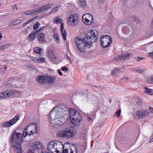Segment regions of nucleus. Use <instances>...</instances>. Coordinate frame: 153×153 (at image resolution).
I'll use <instances>...</instances> for the list:
<instances>
[{
  "mask_svg": "<svg viewBox=\"0 0 153 153\" xmlns=\"http://www.w3.org/2000/svg\"><path fill=\"white\" fill-rule=\"evenodd\" d=\"M37 125L33 123L30 124L24 130L23 135L20 133H14L11 136L10 142L15 153H22V144L23 142V137H25L29 135L30 136L34 134L37 133Z\"/></svg>",
  "mask_w": 153,
  "mask_h": 153,
  "instance_id": "f257e3e1",
  "label": "nucleus"
},
{
  "mask_svg": "<svg viewBox=\"0 0 153 153\" xmlns=\"http://www.w3.org/2000/svg\"><path fill=\"white\" fill-rule=\"evenodd\" d=\"M98 35L97 30H90L86 33V38H76L75 41L79 50L81 52H89L88 49L91 47L93 43L97 41Z\"/></svg>",
  "mask_w": 153,
  "mask_h": 153,
  "instance_id": "f03ea898",
  "label": "nucleus"
},
{
  "mask_svg": "<svg viewBox=\"0 0 153 153\" xmlns=\"http://www.w3.org/2000/svg\"><path fill=\"white\" fill-rule=\"evenodd\" d=\"M71 122L72 126H79L81 121L82 117L80 114L76 112L75 109L70 108L69 111Z\"/></svg>",
  "mask_w": 153,
  "mask_h": 153,
  "instance_id": "7ed1b4c3",
  "label": "nucleus"
},
{
  "mask_svg": "<svg viewBox=\"0 0 153 153\" xmlns=\"http://www.w3.org/2000/svg\"><path fill=\"white\" fill-rule=\"evenodd\" d=\"M21 93L14 89H10L0 93V98L4 99L11 97L13 98H17L20 96Z\"/></svg>",
  "mask_w": 153,
  "mask_h": 153,
  "instance_id": "20e7f679",
  "label": "nucleus"
},
{
  "mask_svg": "<svg viewBox=\"0 0 153 153\" xmlns=\"http://www.w3.org/2000/svg\"><path fill=\"white\" fill-rule=\"evenodd\" d=\"M79 16L76 13L70 15L67 19L68 24L72 26L77 25L79 22Z\"/></svg>",
  "mask_w": 153,
  "mask_h": 153,
  "instance_id": "39448f33",
  "label": "nucleus"
},
{
  "mask_svg": "<svg viewBox=\"0 0 153 153\" xmlns=\"http://www.w3.org/2000/svg\"><path fill=\"white\" fill-rule=\"evenodd\" d=\"M75 134L73 130L68 129L59 132L57 134L56 136L59 137L68 138L73 137Z\"/></svg>",
  "mask_w": 153,
  "mask_h": 153,
  "instance_id": "423d86ee",
  "label": "nucleus"
},
{
  "mask_svg": "<svg viewBox=\"0 0 153 153\" xmlns=\"http://www.w3.org/2000/svg\"><path fill=\"white\" fill-rule=\"evenodd\" d=\"M112 39L109 36L106 35L101 36L100 43L102 48L108 47L111 44Z\"/></svg>",
  "mask_w": 153,
  "mask_h": 153,
  "instance_id": "0eeeda50",
  "label": "nucleus"
},
{
  "mask_svg": "<svg viewBox=\"0 0 153 153\" xmlns=\"http://www.w3.org/2000/svg\"><path fill=\"white\" fill-rule=\"evenodd\" d=\"M82 19L84 23L88 25H91L94 21L93 16L88 13H86L83 15L82 17Z\"/></svg>",
  "mask_w": 153,
  "mask_h": 153,
  "instance_id": "6e6552de",
  "label": "nucleus"
},
{
  "mask_svg": "<svg viewBox=\"0 0 153 153\" xmlns=\"http://www.w3.org/2000/svg\"><path fill=\"white\" fill-rule=\"evenodd\" d=\"M19 119V116L16 115L9 121L4 123L2 124V126L4 127H8L15 124Z\"/></svg>",
  "mask_w": 153,
  "mask_h": 153,
  "instance_id": "1a4fd4ad",
  "label": "nucleus"
},
{
  "mask_svg": "<svg viewBox=\"0 0 153 153\" xmlns=\"http://www.w3.org/2000/svg\"><path fill=\"white\" fill-rule=\"evenodd\" d=\"M56 114V116L58 119H60L65 116L68 113V111L64 110L63 108L58 107L55 108Z\"/></svg>",
  "mask_w": 153,
  "mask_h": 153,
  "instance_id": "9d476101",
  "label": "nucleus"
},
{
  "mask_svg": "<svg viewBox=\"0 0 153 153\" xmlns=\"http://www.w3.org/2000/svg\"><path fill=\"white\" fill-rule=\"evenodd\" d=\"M149 114V112L147 111L139 110L137 111L136 116L138 119H141L147 116Z\"/></svg>",
  "mask_w": 153,
  "mask_h": 153,
  "instance_id": "9b49d317",
  "label": "nucleus"
},
{
  "mask_svg": "<svg viewBox=\"0 0 153 153\" xmlns=\"http://www.w3.org/2000/svg\"><path fill=\"white\" fill-rule=\"evenodd\" d=\"M55 108H53L51 111L49 113V120L50 121L53 120V121L56 122V120L58 119L56 116V114Z\"/></svg>",
  "mask_w": 153,
  "mask_h": 153,
  "instance_id": "f8f14e48",
  "label": "nucleus"
},
{
  "mask_svg": "<svg viewBox=\"0 0 153 153\" xmlns=\"http://www.w3.org/2000/svg\"><path fill=\"white\" fill-rule=\"evenodd\" d=\"M55 148V153H59V149L63 148V146L62 143L59 141H54Z\"/></svg>",
  "mask_w": 153,
  "mask_h": 153,
  "instance_id": "ddd939ff",
  "label": "nucleus"
},
{
  "mask_svg": "<svg viewBox=\"0 0 153 153\" xmlns=\"http://www.w3.org/2000/svg\"><path fill=\"white\" fill-rule=\"evenodd\" d=\"M46 76L43 75H39L36 78V81L40 83L45 84L47 83Z\"/></svg>",
  "mask_w": 153,
  "mask_h": 153,
  "instance_id": "4468645a",
  "label": "nucleus"
},
{
  "mask_svg": "<svg viewBox=\"0 0 153 153\" xmlns=\"http://www.w3.org/2000/svg\"><path fill=\"white\" fill-rule=\"evenodd\" d=\"M47 149L48 152L50 153H55L54 141H52L48 143Z\"/></svg>",
  "mask_w": 153,
  "mask_h": 153,
  "instance_id": "2eb2a0df",
  "label": "nucleus"
},
{
  "mask_svg": "<svg viewBox=\"0 0 153 153\" xmlns=\"http://www.w3.org/2000/svg\"><path fill=\"white\" fill-rule=\"evenodd\" d=\"M48 56L51 61L55 62L56 60V56H55L53 51L51 50H50L48 51Z\"/></svg>",
  "mask_w": 153,
  "mask_h": 153,
  "instance_id": "dca6fc26",
  "label": "nucleus"
},
{
  "mask_svg": "<svg viewBox=\"0 0 153 153\" xmlns=\"http://www.w3.org/2000/svg\"><path fill=\"white\" fill-rule=\"evenodd\" d=\"M37 38L40 44H42L45 41V35L43 33L41 32L38 34Z\"/></svg>",
  "mask_w": 153,
  "mask_h": 153,
  "instance_id": "f3484780",
  "label": "nucleus"
},
{
  "mask_svg": "<svg viewBox=\"0 0 153 153\" xmlns=\"http://www.w3.org/2000/svg\"><path fill=\"white\" fill-rule=\"evenodd\" d=\"M24 13L26 15H32L37 14L38 13V12L37 8H36L32 10L25 12Z\"/></svg>",
  "mask_w": 153,
  "mask_h": 153,
  "instance_id": "a211bd4d",
  "label": "nucleus"
},
{
  "mask_svg": "<svg viewBox=\"0 0 153 153\" xmlns=\"http://www.w3.org/2000/svg\"><path fill=\"white\" fill-rule=\"evenodd\" d=\"M46 82L48 83H53L55 82L56 79L55 77L49 75H47L46 76Z\"/></svg>",
  "mask_w": 153,
  "mask_h": 153,
  "instance_id": "6ab92c4d",
  "label": "nucleus"
},
{
  "mask_svg": "<svg viewBox=\"0 0 153 153\" xmlns=\"http://www.w3.org/2000/svg\"><path fill=\"white\" fill-rule=\"evenodd\" d=\"M51 6V4H48L42 7L37 8L38 13L39 12L49 9Z\"/></svg>",
  "mask_w": 153,
  "mask_h": 153,
  "instance_id": "aec40b11",
  "label": "nucleus"
},
{
  "mask_svg": "<svg viewBox=\"0 0 153 153\" xmlns=\"http://www.w3.org/2000/svg\"><path fill=\"white\" fill-rule=\"evenodd\" d=\"M130 56H131L132 55L130 54L129 53H127L124 54H122L120 56V58L121 59V60H125L128 59Z\"/></svg>",
  "mask_w": 153,
  "mask_h": 153,
  "instance_id": "412c9836",
  "label": "nucleus"
},
{
  "mask_svg": "<svg viewBox=\"0 0 153 153\" xmlns=\"http://www.w3.org/2000/svg\"><path fill=\"white\" fill-rule=\"evenodd\" d=\"M36 34L34 32L33 33L30 34L28 36V39L30 41H33L36 37Z\"/></svg>",
  "mask_w": 153,
  "mask_h": 153,
  "instance_id": "4be33fe9",
  "label": "nucleus"
},
{
  "mask_svg": "<svg viewBox=\"0 0 153 153\" xmlns=\"http://www.w3.org/2000/svg\"><path fill=\"white\" fill-rule=\"evenodd\" d=\"M43 50L40 48L36 47L33 48L34 52L37 54H39L40 56L41 55V52Z\"/></svg>",
  "mask_w": 153,
  "mask_h": 153,
  "instance_id": "5701e85b",
  "label": "nucleus"
},
{
  "mask_svg": "<svg viewBox=\"0 0 153 153\" xmlns=\"http://www.w3.org/2000/svg\"><path fill=\"white\" fill-rule=\"evenodd\" d=\"M22 22V20L21 19L17 20L14 22H13L11 23L10 25H9L8 27H10L11 26L15 25H17L19 24H20Z\"/></svg>",
  "mask_w": 153,
  "mask_h": 153,
  "instance_id": "b1692460",
  "label": "nucleus"
},
{
  "mask_svg": "<svg viewBox=\"0 0 153 153\" xmlns=\"http://www.w3.org/2000/svg\"><path fill=\"white\" fill-rule=\"evenodd\" d=\"M62 153H77L76 151H74L72 150L71 149H64L62 150Z\"/></svg>",
  "mask_w": 153,
  "mask_h": 153,
  "instance_id": "393cba45",
  "label": "nucleus"
},
{
  "mask_svg": "<svg viewBox=\"0 0 153 153\" xmlns=\"http://www.w3.org/2000/svg\"><path fill=\"white\" fill-rule=\"evenodd\" d=\"M146 80L148 84H153V75L150 76L148 77Z\"/></svg>",
  "mask_w": 153,
  "mask_h": 153,
  "instance_id": "a878e982",
  "label": "nucleus"
},
{
  "mask_svg": "<svg viewBox=\"0 0 153 153\" xmlns=\"http://www.w3.org/2000/svg\"><path fill=\"white\" fill-rule=\"evenodd\" d=\"M53 38L54 39L56 42L57 43H59V37L57 33H54L53 35Z\"/></svg>",
  "mask_w": 153,
  "mask_h": 153,
  "instance_id": "bb28decb",
  "label": "nucleus"
},
{
  "mask_svg": "<svg viewBox=\"0 0 153 153\" xmlns=\"http://www.w3.org/2000/svg\"><path fill=\"white\" fill-rule=\"evenodd\" d=\"M145 92L148 94L151 95H153V89H148L147 87H145Z\"/></svg>",
  "mask_w": 153,
  "mask_h": 153,
  "instance_id": "cd10ccee",
  "label": "nucleus"
},
{
  "mask_svg": "<svg viewBox=\"0 0 153 153\" xmlns=\"http://www.w3.org/2000/svg\"><path fill=\"white\" fill-rule=\"evenodd\" d=\"M28 56L30 59L33 62H36L39 63L38 57H34L33 56Z\"/></svg>",
  "mask_w": 153,
  "mask_h": 153,
  "instance_id": "c85d7f7f",
  "label": "nucleus"
},
{
  "mask_svg": "<svg viewBox=\"0 0 153 153\" xmlns=\"http://www.w3.org/2000/svg\"><path fill=\"white\" fill-rule=\"evenodd\" d=\"M61 34L62 36V37L64 40H66V37L67 35V33L66 32V30L65 29L64 30L61 31Z\"/></svg>",
  "mask_w": 153,
  "mask_h": 153,
  "instance_id": "c756f323",
  "label": "nucleus"
},
{
  "mask_svg": "<svg viewBox=\"0 0 153 153\" xmlns=\"http://www.w3.org/2000/svg\"><path fill=\"white\" fill-rule=\"evenodd\" d=\"M79 3L80 5L83 7L86 6V1L85 0H80Z\"/></svg>",
  "mask_w": 153,
  "mask_h": 153,
  "instance_id": "7c9ffc66",
  "label": "nucleus"
},
{
  "mask_svg": "<svg viewBox=\"0 0 153 153\" xmlns=\"http://www.w3.org/2000/svg\"><path fill=\"white\" fill-rule=\"evenodd\" d=\"M11 45L10 44H6L1 46L0 47V50H3L8 48Z\"/></svg>",
  "mask_w": 153,
  "mask_h": 153,
  "instance_id": "2f4dec72",
  "label": "nucleus"
},
{
  "mask_svg": "<svg viewBox=\"0 0 153 153\" xmlns=\"http://www.w3.org/2000/svg\"><path fill=\"white\" fill-rule=\"evenodd\" d=\"M62 19H59L58 17H55L53 20V22L56 23H60L62 22Z\"/></svg>",
  "mask_w": 153,
  "mask_h": 153,
  "instance_id": "473e14b6",
  "label": "nucleus"
},
{
  "mask_svg": "<svg viewBox=\"0 0 153 153\" xmlns=\"http://www.w3.org/2000/svg\"><path fill=\"white\" fill-rule=\"evenodd\" d=\"M36 17H34L32 19L29 20L28 21H27L25 23H24L23 25V27H24L27 25L28 24H29L30 22H32L33 20L36 19Z\"/></svg>",
  "mask_w": 153,
  "mask_h": 153,
  "instance_id": "72a5a7b5",
  "label": "nucleus"
},
{
  "mask_svg": "<svg viewBox=\"0 0 153 153\" xmlns=\"http://www.w3.org/2000/svg\"><path fill=\"white\" fill-rule=\"evenodd\" d=\"M40 24L39 22H37L33 26V29L35 30H37Z\"/></svg>",
  "mask_w": 153,
  "mask_h": 153,
  "instance_id": "f704fd0d",
  "label": "nucleus"
},
{
  "mask_svg": "<svg viewBox=\"0 0 153 153\" xmlns=\"http://www.w3.org/2000/svg\"><path fill=\"white\" fill-rule=\"evenodd\" d=\"M38 60H39V63H40L41 62L43 63V62H46V59L44 57H42L41 58L40 57H38Z\"/></svg>",
  "mask_w": 153,
  "mask_h": 153,
  "instance_id": "c9c22d12",
  "label": "nucleus"
},
{
  "mask_svg": "<svg viewBox=\"0 0 153 153\" xmlns=\"http://www.w3.org/2000/svg\"><path fill=\"white\" fill-rule=\"evenodd\" d=\"M59 6H56L54 7L53 9H52L51 12L50 13H54L55 12L59 9Z\"/></svg>",
  "mask_w": 153,
  "mask_h": 153,
  "instance_id": "e433bc0d",
  "label": "nucleus"
},
{
  "mask_svg": "<svg viewBox=\"0 0 153 153\" xmlns=\"http://www.w3.org/2000/svg\"><path fill=\"white\" fill-rule=\"evenodd\" d=\"M119 70V69L118 68H115L111 71V74H116L117 72Z\"/></svg>",
  "mask_w": 153,
  "mask_h": 153,
  "instance_id": "4c0bfd02",
  "label": "nucleus"
},
{
  "mask_svg": "<svg viewBox=\"0 0 153 153\" xmlns=\"http://www.w3.org/2000/svg\"><path fill=\"white\" fill-rule=\"evenodd\" d=\"M121 112V111L120 109H119L118 111H116L115 113V114L116 115L117 117L120 116V114Z\"/></svg>",
  "mask_w": 153,
  "mask_h": 153,
  "instance_id": "58836bf2",
  "label": "nucleus"
},
{
  "mask_svg": "<svg viewBox=\"0 0 153 153\" xmlns=\"http://www.w3.org/2000/svg\"><path fill=\"white\" fill-rule=\"evenodd\" d=\"M44 28V27H43L40 28L38 30H37V31H36L35 32V33L37 34V33H39L41 31H42V30H43Z\"/></svg>",
  "mask_w": 153,
  "mask_h": 153,
  "instance_id": "ea45409f",
  "label": "nucleus"
},
{
  "mask_svg": "<svg viewBox=\"0 0 153 153\" xmlns=\"http://www.w3.org/2000/svg\"><path fill=\"white\" fill-rule=\"evenodd\" d=\"M142 103V100L140 99L137 101V104L139 105H141Z\"/></svg>",
  "mask_w": 153,
  "mask_h": 153,
  "instance_id": "a19ab883",
  "label": "nucleus"
},
{
  "mask_svg": "<svg viewBox=\"0 0 153 153\" xmlns=\"http://www.w3.org/2000/svg\"><path fill=\"white\" fill-rule=\"evenodd\" d=\"M64 24L62 23L61 25V31L64 30Z\"/></svg>",
  "mask_w": 153,
  "mask_h": 153,
  "instance_id": "79ce46f5",
  "label": "nucleus"
},
{
  "mask_svg": "<svg viewBox=\"0 0 153 153\" xmlns=\"http://www.w3.org/2000/svg\"><path fill=\"white\" fill-rule=\"evenodd\" d=\"M128 79V78L126 77H123L122 79L121 80L122 81H123V82H124L126 81H127Z\"/></svg>",
  "mask_w": 153,
  "mask_h": 153,
  "instance_id": "37998d69",
  "label": "nucleus"
},
{
  "mask_svg": "<svg viewBox=\"0 0 153 153\" xmlns=\"http://www.w3.org/2000/svg\"><path fill=\"white\" fill-rule=\"evenodd\" d=\"M62 70L63 71H67L68 70V69L66 68L65 67H62L61 68Z\"/></svg>",
  "mask_w": 153,
  "mask_h": 153,
  "instance_id": "c03bdc74",
  "label": "nucleus"
},
{
  "mask_svg": "<svg viewBox=\"0 0 153 153\" xmlns=\"http://www.w3.org/2000/svg\"><path fill=\"white\" fill-rule=\"evenodd\" d=\"M98 3L100 4H102L104 3L105 0H97Z\"/></svg>",
  "mask_w": 153,
  "mask_h": 153,
  "instance_id": "a18cd8bd",
  "label": "nucleus"
},
{
  "mask_svg": "<svg viewBox=\"0 0 153 153\" xmlns=\"http://www.w3.org/2000/svg\"><path fill=\"white\" fill-rule=\"evenodd\" d=\"M120 56L117 57H115L114 58V59L116 61H118L119 60H120L121 59H120Z\"/></svg>",
  "mask_w": 153,
  "mask_h": 153,
  "instance_id": "49530a36",
  "label": "nucleus"
},
{
  "mask_svg": "<svg viewBox=\"0 0 153 153\" xmlns=\"http://www.w3.org/2000/svg\"><path fill=\"white\" fill-rule=\"evenodd\" d=\"M150 57L151 58H153V52L150 53L149 54Z\"/></svg>",
  "mask_w": 153,
  "mask_h": 153,
  "instance_id": "de8ad7c7",
  "label": "nucleus"
},
{
  "mask_svg": "<svg viewBox=\"0 0 153 153\" xmlns=\"http://www.w3.org/2000/svg\"><path fill=\"white\" fill-rule=\"evenodd\" d=\"M149 110L151 113H153V108L149 107Z\"/></svg>",
  "mask_w": 153,
  "mask_h": 153,
  "instance_id": "09e8293b",
  "label": "nucleus"
},
{
  "mask_svg": "<svg viewBox=\"0 0 153 153\" xmlns=\"http://www.w3.org/2000/svg\"><path fill=\"white\" fill-rule=\"evenodd\" d=\"M11 85V83H10V82H7L6 85V86H7L10 87Z\"/></svg>",
  "mask_w": 153,
  "mask_h": 153,
  "instance_id": "8fccbe9b",
  "label": "nucleus"
},
{
  "mask_svg": "<svg viewBox=\"0 0 153 153\" xmlns=\"http://www.w3.org/2000/svg\"><path fill=\"white\" fill-rule=\"evenodd\" d=\"M93 117H90V116L88 117V120L89 121H90L92 120Z\"/></svg>",
  "mask_w": 153,
  "mask_h": 153,
  "instance_id": "3c124183",
  "label": "nucleus"
},
{
  "mask_svg": "<svg viewBox=\"0 0 153 153\" xmlns=\"http://www.w3.org/2000/svg\"><path fill=\"white\" fill-rule=\"evenodd\" d=\"M136 72H139L140 73H141L142 72V70H141V69L136 70Z\"/></svg>",
  "mask_w": 153,
  "mask_h": 153,
  "instance_id": "603ef678",
  "label": "nucleus"
},
{
  "mask_svg": "<svg viewBox=\"0 0 153 153\" xmlns=\"http://www.w3.org/2000/svg\"><path fill=\"white\" fill-rule=\"evenodd\" d=\"M143 58H142V57H138V58H137V61H140L141 59H143Z\"/></svg>",
  "mask_w": 153,
  "mask_h": 153,
  "instance_id": "864d4df0",
  "label": "nucleus"
},
{
  "mask_svg": "<svg viewBox=\"0 0 153 153\" xmlns=\"http://www.w3.org/2000/svg\"><path fill=\"white\" fill-rule=\"evenodd\" d=\"M61 70H59L58 73L60 75L62 76V72H61Z\"/></svg>",
  "mask_w": 153,
  "mask_h": 153,
  "instance_id": "5fc2aeb1",
  "label": "nucleus"
},
{
  "mask_svg": "<svg viewBox=\"0 0 153 153\" xmlns=\"http://www.w3.org/2000/svg\"><path fill=\"white\" fill-rule=\"evenodd\" d=\"M38 153H50L49 152H45V151L44 152H39Z\"/></svg>",
  "mask_w": 153,
  "mask_h": 153,
  "instance_id": "6e6d98bb",
  "label": "nucleus"
},
{
  "mask_svg": "<svg viewBox=\"0 0 153 153\" xmlns=\"http://www.w3.org/2000/svg\"><path fill=\"white\" fill-rule=\"evenodd\" d=\"M133 20L135 22L136 21V20H137V21H138V20L137 19L136 17H134L133 18Z\"/></svg>",
  "mask_w": 153,
  "mask_h": 153,
  "instance_id": "4d7b16f0",
  "label": "nucleus"
},
{
  "mask_svg": "<svg viewBox=\"0 0 153 153\" xmlns=\"http://www.w3.org/2000/svg\"><path fill=\"white\" fill-rule=\"evenodd\" d=\"M2 34L1 33H0V38H2Z\"/></svg>",
  "mask_w": 153,
  "mask_h": 153,
  "instance_id": "13d9d810",
  "label": "nucleus"
},
{
  "mask_svg": "<svg viewBox=\"0 0 153 153\" xmlns=\"http://www.w3.org/2000/svg\"><path fill=\"white\" fill-rule=\"evenodd\" d=\"M152 26L153 27V19L152 20Z\"/></svg>",
  "mask_w": 153,
  "mask_h": 153,
  "instance_id": "bf43d9fd",
  "label": "nucleus"
},
{
  "mask_svg": "<svg viewBox=\"0 0 153 153\" xmlns=\"http://www.w3.org/2000/svg\"><path fill=\"white\" fill-rule=\"evenodd\" d=\"M6 68H7V67H6V66L4 67V69H6Z\"/></svg>",
  "mask_w": 153,
  "mask_h": 153,
  "instance_id": "052dcab7",
  "label": "nucleus"
},
{
  "mask_svg": "<svg viewBox=\"0 0 153 153\" xmlns=\"http://www.w3.org/2000/svg\"><path fill=\"white\" fill-rule=\"evenodd\" d=\"M67 58H68V59H69L70 60H71L70 58L68 56Z\"/></svg>",
  "mask_w": 153,
  "mask_h": 153,
  "instance_id": "680f3d73",
  "label": "nucleus"
},
{
  "mask_svg": "<svg viewBox=\"0 0 153 153\" xmlns=\"http://www.w3.org/2000/svg\"><path fill=\"white\" fill-rule=\"evenodd\" d=\"M151 140H150L149 141V142H152L153 141V140H152L151 141Z\"/></svg>",
  "mask_w": 153,
  "mask_h": 153,
  "instance_id": "e2e57ef3",
  "label": "nucleus"
},
{
  "mask_svg": "<svg viewBox=\"0 0 153 153\" xmlns=\"http://www.w3.org/2000/svg\"><path fill=\"white\" fill-rule=\"evenodd\" d=\"M18 22H16V23H18Z\"/></svg>",
  "mask_w": 153,
  "mask_h": 153,
  "instance_id": "0e129e2a",
  "label": "nucleus"
},
{
  "mask_svg": "<svg viewBox=\"0 0 153 153\" xmlns=\"http://www.w3.org/2000/svg\"><path fill=\"white\" fill-rule=\"evenodd\" d=\"M1 5V3L0 2V6Z\"/></svg>",
  "mask_w": 153,
  "mask_h": 153,
  "instance_id": "69168bd1",
  "label": "nucleus"
},
{
  "mask_svg": "<svg viewBox=\"0 0 153 153\" xmlns=\"http://www.w3.org/2000/svg\"><path fill=\"white\" fill-rule=\"evenodd\" d=\"M123 68H124V67H123Z\"/></svg>",
  "mask_w": 153,
  "mask_h": 153,
  "instance_id": "338daca9",
  "label": "nucleus"
},
{
  "mask_svg": "<svg viewBox=\"0 0 153 153\" xmlns=\"http://www.w3.org/2000/svg\"><path fill=\"white\" fill-rule=\"evenodd\" d=\"M94 116V115H92V116H91V117H92V116Z\"/></svg>",
  "mask_w": 153,
  "mask_h": 153,
  "instance_id": "774afa93",
  "label": "nucleus"
}]
</instances>
